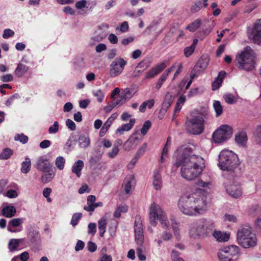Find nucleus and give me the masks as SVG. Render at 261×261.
<instances>
[{
    "mask_svg": "<svg viewBox=\"0 0 261 261\" xmlns=\"http://www.w3.org/2000/svg\"><path fill=\"white\" fill-rule=\"evenodd\" d=\"M174 158V165L177 167L181 166V175L187 180L198 177L205 167L203 159L195 154L191 147L179 148L175 152Z\"/></svg>",
    "mask_w": 261,
    "mask_h": 261,
    "instance_id": "1",
    "label": "nucleus"
},
{
    "mask_svg": "<svg viewBox=\"0 0 261 261\" xmlns=\"http://www.w3.org/2000/svg\"><path fill=\"white\" fill-rule=\"evenodd\" d=\"M177 206L183 214L196 216L205 213L207 208L206 197L199 191L185 194L180 196L177 202Z\"/></svg>",
    "mask_w": 261,
    "mask_h": 261,
    "instance_id": "2",
    "label": "nucleus"
},
{
    "mask_svg": "<svg viewBox=\"0 0 261 261\" xmlns=\"http://www.w3.org/2000/svg\"><path fill=\"white\" fill-rule=\"evenodd\" d=\"M208 118L209 113L206 110L193 111L185 123L187 131L192 135L201 134Z\"/></svg>",
    "mask_w": 261,
    "mask_h": 261,
    "instance_id": "3",
    "label": "nucleus"
},
{
    "mask_svg": "<svg viewBox=\"0 0 261 261\" xmlns=\"http://www.w3.org/2000/svg\"><path fill=\"white\" fill-rule=\"evenodd\" d=\"M237 240L243 248L248 249L255 247L257 244V238L253 228L249 225H243L238 229Z\"/></svg>",
    "mask_w": 261,
    "mask_h": 261,
    "instance_id": "4",
    "label": "nucleus"
},
{
    "mask_svg": "<svg viewBox=\"0 0 261 261\" xmlns=\"http://www.w3.org/2000/svg\"><path fill=\"white\" fill-rule=\"evenodd\" d=\"M215 228L214 222L211 219H200L191 225L189 235L194 239L207 236Z\"/></svg>",
    "mask_w": 261,
    "mask_h": 261,
    "instance_id": "5",
    "label": "nucleus"
},
{
    "mask_svg": "<svg viewBox=\"0 0 261 261\" xmlns=\"http://www.w3.org/2000/svg\"><path fill=\"white\" fill-rule=\"evenodd\" d=\"M254 59L253 50L250 46H247L241 53L236 56V65L240 69L250 71L255 67Z\"/></svg>",
    "mask_w": 261,
    "mask_h": 261,
    "instance_id": "6",
    "label": "nucleus"
},
{
    "mask_svg": "<svg viewBox=\"0 0 261 261\" xmlns=\"http://www.w3.org/2000/svg\"><path fill=\"white\" fill-rule=\"evenodd\" d=\"M239 165L237 155L232 151L223 150L219 155L218 167L222 170L232 171Z\"/></svg>",
    "mask_w": 261,
    "mask_h": 261,
    "instance_id": "7",
    "label": "nucleus"
},
{
    "mask_svg": "<svg viewBox=\"0 0 261 261\" xmlns=\"http://www.w3.org/2000/svg\"><path fill=\"white\" fill-rule=\"evenodd\" d=\"M158 220L163 228L167 230L170 229V222L166 213L159 205L153 203L151 204L149 210L150 223L152 226H155Z\"/></svg>",
    "mask_w": 261,
    "mask_h": 261,
    "instance_id": "8",
    "label": "nucleus"
},
{
    "mask_svg": "<svg viewBox=\"0 0 261 261\" xmlns=\"http://www.w3.org/2000/svg\"><path fill=\"white\" fill-rule=\"evenodd\" d=\"M241 255L240 248L233 245L223 247L217 253L220 261H238Z\"/></svg>",
    "mask_w": 261,
    "mask_h": 261,
    "instance_id": "9",
    "label": "nucleus"
},
{
    "mask_svg": "<svg viewBox=\"0 0 261 261\" xmlns=\"http://www.w3.org/2000/svg\"><path fill=\"white\" fill-rule=\"evenodd\" d=\"M232 134V127L227 125H223L213 133L212 138L215 143H221L228 140Z\"/></svg>",
    "mask_w": 261,
    "mask_h": 261,
    "instance_id": "10",
    "label": "nucleus"
},
{
    "mask_svg": "<svg viewBox=\"0 0 261 261\" xmlns=\"http://www.w3.org/2000/svg\"><path fill=\"white\" fill-rule=\"evenodd\" d=\"M127 61L121 57L115 58L110 65L109 74L111 77H115L121 74Z\"/></svg>",
    "mask_w": 261,
    "mask_h": 261,
    "instance_id": "11",
    "label": "nucleus"
},
{
    "mask_svg": "<svg viewBox=\"0 0 261 261\" xmlns=\"http://www.w3.org/2000/svg\"><path fill=\"white\" fill-rule=\"evenodd\" d=\"M134 231L135 241L137 244L140 246H142L144 242L143 229L141 218L139 216L135 217Z\"/></svg>",
    "mask_w": 261,
    "mask_h": 261,
    "instance_id": "12",
    "label": "nucleus"
},
{
    "mask_svg": "<svg viewBox=\"0 0 261 261\" xmlns=\"http://www.w3.org/2000/svg\"><path fill=\"white\" fill-rule=\"evenodd\" d=\"M248 37L254 43L261 45V19L254 23L252 30L248 33Z\"/></svg>",
    "mask_w": 261,
    "mask_h": 261,
    "instance_id": "13",
    "label": "nucleus"
},
{
    "mask_svg": "<svg viewBox=\"0 0 261 261\" xmlns=\"http://www.w3.org/2000/svg\"><path fill=\"white\" fill-rule=\"evenodd\" d=\"M138 132L134 133L124 143L123 149L126 151L133 150L137 146L140 139L136 136Z\"/></svg>",
    "mask_w": 261,
    "mask_h": 261,
    "instance_id": "14",
    "label": "nucleus"
},
{
    "mask_svg": "<svg viewBox=\"0 0 261 261\" xmlns=\"http://www.w3.org/2000/svg\"><path fill=\"white\" fill-rule=\"evenodd\" d=\"M36 167L38 170L43 172H46V171L53 168V165L48 160L43 156L38 159L36 164Z\"/></svg>",
    "mask_w": 261,
    "mask_h": 261,
    "instance_id": "15",
    "label": "nucleus"
},
{
    "mask_svg": "<svg viewBox=\"0 0 261 261\" xmlns=\"http://www.w3.org/2000/svg\"><path fill=\"white\" fill-rule=\"evenodd\" d=\"M167 66L165 62H162L157 64L153 68H151L147 73L145 79L153 77L159 73L162 72Z\"/></svg>",
    "mask_w": 261,
    "mask_h": 261,
    "instance_id": "16",
    "label": "nucleus"
},
{
    "mask_svg": "<svg viewBox=\"0 0 261 261\" xmlns=\"http://www.w3.org/2000/svg\"><path fill=\"white\" fill-rule=\"evenodd\" d=\"M227 193L232 197L238 198L242 196V191L240 185H231L226 189Z\"/></svg>",
    "mask_w": 261,
    "mask_h": 261,
    "instance_id": "17",
    "label": "nucleus"
},
{
    "mask_svg": "<svg viewBox=\"0 0 261 261\" xmlns=\"http://www.w3.org/2000/svg\"><path fill=\"white\" fill-rule=\"evenodd\" d=\"M16 212L15 207L14 206L8 205V203H3L2 207V214L7 218L13 217Z\"/></svg>",
    "mask_w": 261,
    "mask_h": 261,
    "instance_id": "18",
    "label": "nucleus"
},
{
    "mask_svg": "<svg viewBox=\"0 0 261 261\" xmlns=\"http://www.w3.org/2000/svg\"><path fill=\"white\" fill-rule=\"evenodd\" d=\"M152 184L155 190H159L162 188L163 181L161 174L158 170H154L152 176Z\"/></svg>",
    "mask_w": 261,
    "mask_h": 261,
    "instance_id": "19",
    "label": "nucleus"
},
{
    "mask_svg": "<svg viewBox=\"0 0 261 261\" xmlns=\"http://www.w3.org/2000/svg\"><path fill=\"white\" fill-rule=\"evenodd\" d=\"M24 240L22 239H11L8 243V248L11 252L19 250L21 248V244L23 243Z\"/></svg>",
    "mask_w": 261,
    "mask_h": 261,
    "instance_id": "20",
    "label": "nucleus"
},
{
    "mask_svg": "<svg viewBox=\"0 0 261 261\" xmlns=\"http://www.w3.org/2000/svg\"><path fill=\"white\" fill-rule=\"evenodd\" d=\"M27 61L23 58L18 64L15 72L17 76H22L29 69V67L26 65Z\"/></svg>",
    "mask_w": 261,
    "mask_h": 261,
    "instance_id": "21",
    "label": "nucleus"
},
{
    "mask_svg": "<svg viewBox=\"0 0 261 261\" xmlns=\"http://www.w3.org/2000/svg\"><path fill=\"white\" fill-rule=\"evenodd\" d=\"M77 142L80 147L84 149L87 148L90 144L89 135L86 134H81L79 137Z\"/></svg>",
    "mask_w": 261,
    "mask_h": 261,
    "instance_id": "22",
    "label": "nucleus"
},
{
    "mask_svg": "<svg viewBox=\"0 0 261 261\" xmlns=\"http://www.w3.org/2000/svg\"><path fill=\"white\" fill-rule=\"evenodd\" d=\"M170 223L175 237L177 240H179L181 237L179 229V223L177 222L175 218L172 217L170 218Z\"/></svg>",
    "mask_w": 261,
    "mask_h": 261,
    "instance_id": "23",
    "label": "nucleus"
},
{
    "mask_svg": "<svg viewBox=\"0 0 261 261\" xmlns=\"http://www.w3.org/2000/svg\"><path fill=\"white\" fill-rule=\"evenodd\" d=\"M215 239L219 242H224L227 241L230 235L228 233L223 232L221 231L216 230L213 233Z\"/></svg>",
    "mask_w": 261,
    "mask_h": 261,
    "instance_id": "24",
    "label": "nucleus"
},
{
    "mask_svg": "<svg viewBox=\"0 0 261 261\" xmlns=\"http://www.w3.org/2000/svg\"><path fill=\"white\" fill-rule=\"evenodd\" d=\"M23 220L21 218H14L9 221L8 224L7 229L9 231L11 232H18L20 231V230H12L11 227H19L22 223Z\"/></svg>",
    "mask_w": 261,
    "mask_h": 261,
    "instance_id": "25",
    "label": "nucleus"
},
{
    "mask_svg": "<svg viewBox=\"0 0 261 261\" xmlns=\"http://www.w3.org/2000/svg\"><path fill=\"white\" fill-rule=\"evenodd\" d=\"M226 72L223 71H220L218 76L215 79L212 83V87L213 90H216L219 88L221 86L223 80L225 76Z\"/></svg>",
    "mask_w": 261,
    "mask_h": 261,
    "instance_id": "26",
    "label": "nucleus"
},
{
    "mask_svg": "<svg viewBox=\"0 0 261 261\" xmlns=\"http://www.w3.org/2000/svg\"><path fill=\"white\" fill-rule=\"evenodd\" d=\"M173 97L170 93H167L165 97L164 100L162 104L161 113H165L167 112V109L170 107L173 101Z\"/></svg>",
    "mask_w": 261,
    "mask_h": 261,
    "instance_id": "27",
    "label": "nucleus"
},
{
    "mask_svg": "<svg viewBox=\"0 0 261 261\" xmlns=\"http://www.w3.org/2000/svg\"><path fill=\"white\" fill-rule=\"evenodd\" d=\"M136 92L137 91L134 88H126L122 90L120 98L127 101L130 99Z\"/></svg>",
    "mask_w": 261,
    "mask_h": 261,
    "instance_id": "28",
    "label": "nucleus"
},
{
    "mask_svg": "<svg viewBox=\"0 0 261 261\" xmlns=\"http://www.w3.org/2000/svg\"><path fill=\"white\" fill-rule=\"evenodd\" d=\"M135 119H130L129 123L123 124L121 126L119 127L117 129L116 132L119 133L120 135H122L124 132L129 131L132 128L135 123Z\"/></svg>",
    "mask_w": 261,
    "mask_h": 261,
    "instance_id": "29",
    "label": "nucleus"
},
{
    "mask_svg": "<svg viewBox=\"0 0 261 261\" xmlns=\"http://www.w3.org/2000/svg\"><path fill=\"white\" fill-rule=\"evenodd\" d=\"M84 164L83 161L79 160L75 162L72 167V172L75 174L77 177L81 176V171L83 168Z\"/></svg>",
    "mask_w": 261,
    "mask_h": 261,
    "instance_id": "30",
    "label": "nucleus"
},
{
    "mask_svg": "<svg viewBox=\"0 0 261 261\" xmlns=\"http://www.w3.org/2000/svg\"><path fill=\"white\" fill-rule=\"evenodd\" d=\"M247 140V136L245 132H239L235 135V141L240 146H244L245 145Z\"/></svg>",
    "mask_w": 261,
    "mask_h": 261,
    "instance_id": "31",
    "label": "nucleus"
},
{
    "mask_svg": "<svg viewBox=\"0 0 261 261\" xmlns=\"http://www.w3.org/2000/svg\"><path fill=\"white\" fill-rule=\"evenodd\" d=\"M124 191L126 194H129L134 186V177L130 175L129 177L125 179L124 181Z\"/></svg>",
    "mask_w": 261,
    "mask_h": 261,
    "instance_id": "32",
    "label": "nucleus"
},
{
    "mask_svg": "<svg viewBox=\"0 0 261 261\" xmlns=\"http://www.w3.org/2000/svg\"><path fill=\"white\" fill-rule=\"evenodd\" d=\"M107 226V219L105 216H103L98 221L99 233L101 237H103L104 233L106 230Z\"/></svg>",
    "mask_w": 261,
    "mask_h": 261,
    "instance_id": "33",
    "label": "nucleus"
},
{
    "mask_svg": "<svg viewBox=\"0 0 261 261\" xmlns=\"http://www.w3.org/2000/svg\"><path fill=\"white\" fill-rule=\"evenodd\" d=\"M44 172L45 173L41 177L42 181L44 183H48L51 181L56 174L55 170L53 168Z\"/></svg>",
    "mask_w": 261,
    "mask_h": 261,
    "instance_id": "34",
    "label": "nucleus"
},
{
    "mask_svg": "<svg viewBox=\"0 0 261 261\" xmlns=\"http://www.w3.org/2000/svg\"><path fill=\"white\" fill-rule=\"evenodd\" d=\"M87 205L84 206V209L87 212H93V205L96 201V197L94 195H89L87 197Z\"/></svg>",
    "mask_w": 261,
    "mask_h": 261,
    "instance_id": "35",
    "label": "nucleus"
},
{
    "mask_svg": "<svg viewBox=\"0 0 261 261\" xmlns=\"http://www.w3.org/2000/svg\"><path fill=\"white\" fill-rule=\"evenodd\" d=\"M201 24V20L200 19H197L194 21L188 24L186 29L190 32H194L196 31L200 26Z\"/></svg>",
    "mask_w": 261,
    "mask_h": 261,
    "instance_id": "36",
    "label": "nucleus"
},
{
    "mask_svg": "<svg viewBox=\"0 0 261 261\" xmlns=\"http://www.w3.org/2000/svg\"><path fill=\"white\" fill-rule=\"evenodd\" d=\"M196 185L203 188L204 190L211 189L213 187V184L211 181H204L202 179H199L197 182Z\"/></svg>",
    "mask_w": 261,
    "mask_h": 261,
    "instance_id": "37",
    "label": "nucleus"
},
{
    "mask_svg": "<svg viewBox=\"0 0 261 261\" xmlns=\"http://www.w3.org/2000/svg\"><path fill=\"white\" fill-rule=\"evenodd\" d=\"M128 210V207L126 205H121L117 207L114 213V217L119 218L121 216V213H126Z\"/></svg>",
    "mask_w": 261,
    "mask_h": 261,
    "instance_id": "38",
    "label": "nucleus"
},
{
    "mask_svg": "<svg viewBox=\"0 0 261 261\" xmlns=\"http://www.w3.org/2000/svg\"><path fill=\"white\" fill-rule=\"evenodd\" d=\"M254 141L258 144L261 145V125L256 126L254 132Z\"/></svg>",
    "mask_w": 261,
    "mask_h": 261,
    "instance_id": "39",
    "label": "nucleus"
},
{
    "mask_svg": "<svg viewBox=\"0 0 261 261\" xmlns=\"http://www.w3.org/2000/svg\"><path fill=\"white\" fill-rule=\"evenodd\" d=\"M223 98L225 101L228 104H233L238 100V96H235L230 93H226L224 95Z\"/></svg>",
    "mask_w": 261,
    "mask_h": 261,
    "instance_id": "40",
    "label": "nucleus"
},
{
    "mask_svg": "<svg viewBox=\"0 0 261 261\" xmlns=\"http://www.w3.org/2000/svg\"><path fill=\"white\" fill-rule=\"evenodd\" d=\"M30 167L31 161L29 159L26 158L21 164V171L23 173H27L30 171Z\"/></svg>",
    "mask_w": 261,
    "mask_h": 261,
    "instance_id": "41",
    "label": "nucleus"
},
{
    "mask_svg": "<svg viewBox=\"0 0 261 261\" xmlns=\"http://www.w3.org/2000/svg\"><path fill=\"white\" fill-rule=\"evenodd\" d=\"M13 151L10 148L4 149L0 154V160H7L13 154Z\"/></svg>",
    "mask_w": 261,
    "mask_h": 261,
    "instance_id": "42",
    "label": "nucleus"
},
{
    "mask_svg": "<svg viewBox=\"0 0 261 261\" xmlns=\"http://www.w3.org/2000/svg\"><path fill=\"white\" fill-rule=\"evenodd\" d=\"M65 163V160L63 156H58L55 160V165L57 168L60 170H62L64 169Z\"/></svg>",
    "mask_w": 261,
    "mask_h": 261,
    "instance_id": "43",
    "label": "nucleus"
},
{
    "mask_svg": "<svg viewBox=\"0 0 261 261\" xmlns=\"http://www.w3.org/2000/svg\"><path fill=\"white\" fill-rule=\"evenodd\" d=\"M82 213H76L73 214L70 221V224L73 227L76 226L79 220L82 218Z\"/></svg>",
    "mask_w": 261,
    "mask_h": 261,
    "instance_id": "44",
    "label": "nucleus"
},
{
    "mask_svg": "<svg viewBox=\"0 0 261 261\" xmlns=\"http://www.w3.org/2000/svg\"><path fill=\"white\" fill-rule=\"evenodd\" d=\"M213 107L216 113V116H219L222 114L223 108L219 101L215 100L213 103Z\"/></svg>",
    "mask_w": 261,
    "mask_h": 261,
    "instance_id": "45",
    "label": "nucleus"
},
{
    "mask_svg": "<svg viewBox=\"0 0 261 261\" xmlns=\"http://www.w3.org/2000/svg\"><path fill=\"white\" fill-rule=\"evenodd\" d=\"M93 95L96 97L97 100L99 102H101L104 98L105 94L100 89L93 90L92 92Z\"/></svg>",
    "mask_w": 261,
    "mask_h": 261,
    "instance_id": "46",
    "label": "nucleus"
},
{
    "mask_svg": "<svg viewBox=\"0 0 261 261\" xmlns=\"http://www.w3.org/2000/svg\"><path fill=\"white\" fill-rule=\"evenodd\" d=\"M202 8V0L196 1L192 6L191 10L193 12H197Z\"/></svg>",
    "mask_w": 261,
    "mask_h": 261,
    "instance_id": "47",
    "label": "nucleus"
},
{
    "mask_svg": "<svg viewBox=\"0 0 261 261\" xmlns=\"http://www.w3.org/2000/svg\"><path fill=\"white\" fill-rule=\"evenodd\" d=\"M119 148L118 147V145L114 144L112 149V150L107 153V156L111 158H114L119 153Z\"/></svg>",
    "mask_w": 261,
    "mask_h": 261,
    "instance_id": "48",
    "label": "nucleus"
},
{
    "mask_svg": "<svg viewBox=\"0 0 261 261\" xmlns=\"http://www.w3.org/2000/svg\"><path fill=\"white\" fill-rule=\"evenodd\" d=\"M14 140L15 141H19L22 144H25L28 141V137L24 135L23 134H16L14 137Z\"/></svg>",
    "mask_w": 261,
    "mask_h": 261,
    "instance_id": "49",
    "label": "nucleus"
},
{
    "mask_svg": "<svg viewBox=\"0 0 261 261\" xmlns=\"http://www.w3.org/2000/svg\"><path fill=\"white\" fill-rule=\"evenodd\" d=\"M151 125V123L149 120L146 121L143 125L141 129V133L142 135H145L147 133L149 129L150 128Z\"/></svg>",
    "mask_w": 261,
    "mask_h": 261,
    "instance_id": "50",
    "label": "nucleus"
},
{
    "mask_svg": "<svg viewBox=\"0 0 261 261\" xmlns=\"http://www.w3.org/2000/svg\"><path fill=\"white\" fill-rule=\"evenodd\" d=\"M223 218H224V221L225 222L236 223L238 221L237 217L232 214H226L224 216Z\"/></svg>",
    "mask_w": 261,
    "mask_h": 261,
    "instance_id": "51",
    "label": "nucleus"
},
{
    "mask_svg": "<svg viewBox=\"0 0 261 261\" xmlns=\"http://www.w3.org/2000/svg\"><path fill=\"white\" fill-rule=\"evenodd\" d=\"M51 192L52 189L50 188H45L43 190V196L45 198H46V200L48 202H51L52 201L51 198L49 197V195L51 194Z\"/></svg>",
    "mask_w": 261,
    "mask_h": 261,
    "instance_id": "52",
    "label": "nucleus"
},
{
    "mask_svg": "<svg viewBox=\"0 0 261 261\" xmlns=\"http://www.w3.org/2000/svg\"><path fill=\"white\" fill-rule=\"evenodd\" d=\"M167 78V74L166 73H163L161 76L160 79L158 80L155 88L158 90L160 89L163 84V83L166 80Z\"/></svg>",
    "mask_w": 261,
    "mask_h": 261,
    "instance_id": "53",
    "label": "nucleus"
},
{
    "mask_svg": "<svg viewBox=\"0 0 261 261\" xmlns=\"http://www.w3.org/2000/svg\"><path fill=\"white\" fill-rule=\"evenodd\" d=\"M147 147V144L146 143H143L141 146L140 147L138 151L136 153V155H137L138 158H140L145 153Z\"/></svg>",
    "mask_w": 261,
    "mask_h": 261,
    "instance_id": "54",
    "label": "nucleus"
},
{
    "mask_svg": "<svg viewBox=\"0 0 261 261\" xmlns=\"http://www.w3.org/2000/svg\"><path fill=\"white\" fill-rule=\"evenodd\" d=\"M128 24L127 21H123L120 27L116 28L117 30H119L121 33H123L128 31Z\"/></svg>",
    "mask_w": 261,
    "mask_h": 261,
    "instance_id": "55",
    "label": "nucleus"
},
{
    "mask_svg": "<svg viewBox=\"0 0 261 261\" xmlns=\"http://www.w3.org/2000/svg\"><path fill=\"white\" fill-rule=\"evenodd\" d=\"M172 261H184V260L179 256V253L173 250L171 255Z\"/></svg>",
    "mask_w": 261,
    "mask_h": 261,
    "instance_id": "56",
    "label": "nucleus"
},
{
    "mask_svg": "<svg viewBox=\"0 0 261 261\" xmlns=\"http://www.w3.org/2000/svg\"><path fill=\"white\" fill-rule=\"evenodd\" d=\"M59 123L57 121H55L54 124L50 126L48 128V133L50 134H56L59 131Z\"/></svg>",
    "mask_w": 261,
    "mask_h": 261,
    "instance_id": "57",
    "label": "nucleus"
},
{
    "mask_svg": "<svg viewBox=\"0 0 261 261\" xmlns=\"http://www.w3.org/2000/svg\"><path fill=\"white\" fill-rule=\"evenodd\" d=\"M207 64L208 62L207 61L200 59L197 62L196 67H198L202 70H204L206 68Z\"/></svg>",
    "mask_w": 261,
    "mask_h": 261,
    "instance_id": "58",
    "label": "nucleus"
},
{
    "mask_svg": "<svg viewBox=\"0 0 261 261\" xmlns=\"http://www.w3.org/2000/svg\"><path fill=\"white\" fill-rule=\"evenodd\" d=\"M20 98V96L18 94L15 93L11 96L5 102V105L7 107H9L13 102L15 99H18Z\"/></svg>",
    "mask_w": 261,
    "mask_h": 261,
    "instance_id": "59",
    "label": "nucleus"
},
{
    "mask_svg": "<svg viewBox=\"0 0 261 261\" xmlns=\"http://www.w3.org/2000/svg\"><path fill=\"white\" fill-rule=\"evenodd\" d=\"M14 32L9 29H6L4 30L3 38L4 39H8L9 37H13L14 35Z\"/></svg>",
    "mask_w": 261,
    "mask_h": 261,
    "instance_id": "60",
    "label": "nucleus"
},
{
    "mask_svg": "<svg viewBox=\"0 0 261 261\" xmlns=\"http://www.w3.org/2000/svg\"><path fill=\"white\" fill-rule=\"evenodd\" d=\"M195 48L190 45L185 48L184 50V55L186 57L188 58L193 53Z\"/></svg>",
    "mask_w": 261,
    "mask_h": 261,
    "instance_id": "61",
    "label": "nucleus"
},
{
    "mask_svg": "<svg viewBox=\"0 0 261 261\" xmlns=\"http://www.w3.org/2000/svg\"><path fill=\"white\" fill-rule=\"evenodd\" d=\"M96 231V225L94 223H90L88 226V233L94 235Z\"/></svg>",
    "mask_w": 261,
    "mask_h": 261,
    "instance_id": "62",
    "label": "nucleus"
},
{
    "mask_svg": "<svg viewBox=\"0 0 261 261\" xmlns=\"http://www.w3.org/2000/svg\"><path fill=\"white\" fill-rule=\"evenodd\" d=\"M172 238V233L167 230L164 231L162 234V239L165 241H169L171 240Z\"/></svg>",
    "mask_w": 261,
    "mask_h": 261,
    "instance_id": "63",
    "label": "nucleus"
},
{
    "mask_svg": "<svg viewBox=\"0 0 261 261\" xmlns=\"http://www.w3.org/2000/svg\"><path fill=\"white\" fill-rule=\"evenodd\" d=\"M87 249L90 252H94L97 249V245L93 242L89 241L87 245Z\"/></svg>",
    "mask_w": 261,
    "mask_h": 261,
    "instance_id": "64",
    "label": "nucleus"
}]
</instances>
